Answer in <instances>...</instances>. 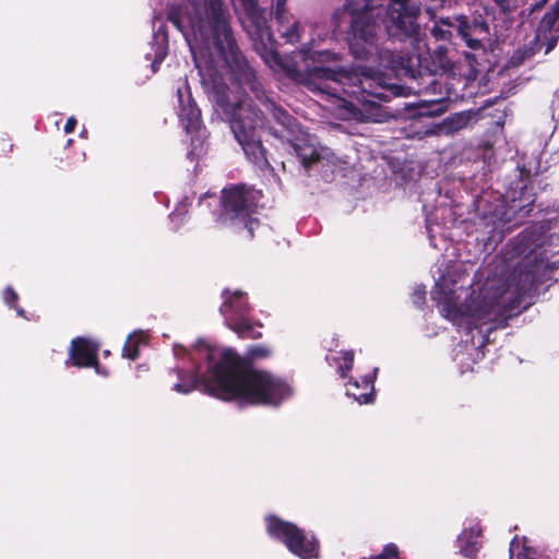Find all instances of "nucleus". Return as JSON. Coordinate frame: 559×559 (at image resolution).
<instances>
[{
    "instance_id": "obj_1",
    "label": "nucleus",
    "mask_w": 559,
    "mask_h": 559,
    "mask_svg": "<svg viewBox=\"0 0 559 559\" xmlns=\"http://www.w3.org/2000/svg\"><path fill=\"white\" fill-rule=\"evenodd\" d=\"M265 63L276 73L307 85L331 103L329 110L343 120L372 119L380 96L372 91L373 79L368 74L336 71L326 66L337 60L330 51L302 50L293 58H283L273 49L261 52Z\"/></svg>"
},
{
    "instance_id": "obj_2",
    "label": "nucleus",
    "mask_w": 559,
    "mask_h": 559,
    "mask_svg": "<svg viewBox=\"0 0 559 559\" xmlns=\"http://www.w3.org/2000/svg\"><path fill=\"white\" fill-rule=\"evenodd\" d=\"M195 356L206 360V372L177 370L174 390L188 394L195 389L221 400H238L249 404L278 405L293 395V388L283 379L252 369L234 350L198 344Z\"/></svg>"
},
{
    "instance_id": "obj_3",
    "label": "nucleus",
    "mask_w": 559,
    "mask_h": 559,
    "mask_svg": "<svg viewBox=\"0 0 559 559\" xmlns=\"http://www.w3.org/2000/svg\"><path fill=\"white\" fill-rule=\"evenodd\" d=\"M483 273L471 287L463 288L448 276H442L436 283L432 292L435 300L440 306L442 316L459 328L472 330L496 319L502 312L506 304L504 296L510 298L519 290H511L501 276L486 277L481 282Z\"/></svg>"
},
{
    "instance_id": "obj_4",
    "label": "nucleus",
    "mask_w": 559,
    "mask_h": 559,
    "mask_svg": "<svg viewBox=\"0 0 559 559\" xmlns=\"http://www.w3.org/2000/svg\"><path fill=\"white\" fill-rule=\"evenodd\" d=\"M249 85L262 108L255 110L252 102L248 98H239L237 103L231 104L225 96L221 95L219 90L216 93L215 108L217 111L222 110L225 115L236 140L248 158L255 164H261L265 158L261 141L257 136V129L264 126L266 116L273 117L278 123L288 129L292 128V119L284 109L277 107L269 98L262 97L254 82H249Z\"/></svg>"
},
{
    "instance_id": "obj_5",
    "label": "nucleus",
    "mask_w": 559,
    "mask_h": 559,
    "mask_svg": "<svg viewBox=\"0 0 559 559\" xmlns=\"http://www.w3.org/2000/svg\"><path fill=\"white\" fill-rule=\"evenodd\" d=\"M191 27L194 41L188 37L187 41L194 58L200 50V53L206 52L213 61L217 58L227 64L231 60L238 62L237 48L218 0H210L206 20H191Z\"/></svg>"
},
{
    "instance_id": "obj_6",
    "label": "nucleus",
    "mask_w": 559,
    "mask_h": 559,
    "mask_svg": "<svg viewBox=\"0 0 559 559\" xmlns=\"http://www.w3.org/2000/svg\"><path fill=\"white\" fill-rule=\"evenodd\" d=\"M384 0H346V11L352 16L348 45L356 59H369L378 53L377 24L371 11Z\"/></svg>"
},
{
    "instance_id": "obj_7",
    "label": "nucleus",
    "mask_w": 559,
    "mask_h": 559,
    "mask_svg": "<svg viewBox=\"0 0 559 559\" xmlns=\"http://www.w3.org/2000/svg\"><path fill=\"white\" fill-rule=\"evenodd\" d=\"M254 192L243 186H236L223 191V211L219 221L223 224L236 221L245 224L249 235L253 236V227L258 222L250 218L254 207Z\"/></svg>"
},
{
    "instance_id": "obj_8",
    "label": "nucleus",
    "mask_w": 559,
    "mask_h": 559,
    "mask_svg": "<svg viewBox=\"0 0 559 559\" xmlns=\"http://www.w3.org/2000/svg\"><path fill=\"white\" fill-rule=\"evenodd\" d=\"M420 5L411 0H391L384 20L388 33L400 39H417Z\"/></svg>"
},
{
    "instance_id": "obj_9",
    "label": "nucleus",
    "mask_w": 559,
    "mask_h": 559,
    "mask_svg": "<svg viewBox=\"0 0 559 559\" xmlns=\"http://www.w3.org/2000/svg\"><path fill=\"white\" fill-rule=\"evenodd\" d=\"M266 531L270 536L282 540L287 548L301 559H312L318 556V543L311 536L305 535L296 525L275 516H267Z\"/></svg>"
},
{
    "instance_id": "obj_10",
    "label": "nucleus",
    "mask_w": 559,
    "mask_h": 559,
    "mask_svg": "<svg viewBox=\"0 0 559 559\" xmlns=\"http://www.w3.org/2000/svg\"><path fill=\"white\" fill-rule=\"evenodd\" d=\"M224 302L221 312L225 317L226 324L242 337L257 338L261 336V325L252 324L247 318L248 304L241 292L223 294Z\"/></svg>"
},
{
    "instance_id": "obj_11",
    "label": "nucleus",
    "mask_w": 559,
    "mask_h": 559,
    "mask_svg": "<svg viewBox=\"0 0 559 559\" xmlns=\"http://www.w3.org/2000/svg\"><path fill=\"white\" fill-rule=\"evenodd\" d=\"M177 96L179 103V120L187 133L191 134V143L194 150H197L198 146H202L203 141L206 138V131L201 123L200 109L192 99L190 90L187 85H185L183 88H178Z\"/></svg>"
},
{
    "instance_id": "obj_12",
    "label": "nucleus",
    "mask_w": 559,
    "mask_h": 559,
    "mask_svg": "<svg viewBox=\"0 0 559 559\" xmlns=\"http://www.w3.org/2000/svg\"><path fill=\"white\" fill-rule=\"evenodd\" d=\"M99 345L91 340L84 337H78L72 341L68 366L75 367H94L97 373H102L97 364V352ZM103 374H106L103 372Z\"/></svg>"
},
{
    "instance_id": "obj_13",
    "label": "nucleus",
    "mask_w": 559,
    "mask_h": 559,
    "mask_svg": "<svg viewBox=\"0 0 559 559\" xmlns=\"http://www.w3.org/2000/svg\"><path fill=\"white\" fill-rule=\"evenodd\" d=\"M537 39L545 44L548 53L559 39V0L545 13L537 28Z\"/></svg>"
},
{
    "instance_id": "obj_14",
    "label": "nucleus",
    "mask_w": 559,
    "mask_h": 559,
    "mask_svg": "<svg viewBox=\"0 0 559 559\" xmlns=\"http://www.w3.org/2000/svg\"><path fill=\"white\" fill-rule=\"evenodd\" d=\"M457 29L466 45L472 49H478L481 47V40L486 38L489 33V28L485 23L475 22L473 25H468L463 17H457Z\"/></svg>"
},
{
    "instance_id": "obj_15",
    "label": "nucleus",
    "mask_w": 559,
    "mask_h": 559,
    "mask_svg": "<svg viewBox=\"0 0 559 559\" xmlns=\"http://www.w3.org/2000/svg\"><path fill=\"white\" fill-rule=\"evenodd\" d=\"M293 146L306 167L310 166L313 162L322 163L325 155H328V150L318 148L310 136L296 139Z\"/></svg>"
},
{
    "instance_id": "obj_16",
    "label": "nucleus",
    "mask_w": 559,
    "mask_h": 559,
    "mask_svg": "<svg viewBox=\"0 0 559 559\" xmlns=\"http://www.w3.org/2000/svg\"><path fill=\"white\" fill-rule=\"evenodd\" d=\"M377 369L373 370L371 376L365 377L362 382L350 380L346 383V395L353 396L359 404H368L373 400V381L376 378Z\"/></svg>"
},
{
    "instance_id": "obj_17",
    "label": "nucleus",
    "mask_w": 559,
    "mask_h": 559,
    "mask_svg": "<svg viewBox=\"0 0 559 559\" xmlns=\"http://www.w3.org/2000/svg\"><path fill=\"white\" fill-rule=\"evenodd\" d=\"M480 530L478 527L464 528L460 534L457 537V547L464 557L476 559V555L479 550V544L477 542Z\"/></svg>"
},
{
    "instance_id": "obj_18",
    "label": "nucleus",
    "mask_w": 559,
    "mask_h": 559,
    "mask_svg": "<svg viewBox=\"0 0 559 559\" xmlns=\"http://www.w3.org/2000/svg\"><path fill=\"white\" fill-rule=\"evenodd\" d=\"M473 118L471 111H462L448 117L440 126V132L453 133L466 128Z\"/></svg>"
},
{
    "instance_id": "obj_19",
    "label": "nucleus",
    "mask_w": 559,
    "mask_h": 559,
    "mask_svg": "<svg viewBox=\"0 0 559 559\" xmlns=\"http://www.w3.org/2000/svg\"><path fill=\"white\" fill-rule=\"evenodd\" d=\"M510 559H537V550L528 545L527 538H514L510 545Z\"/></svg>"
},
{
    "instance_id": "obj_20",
    "label": "nucleus",
    "mask_w": 559,
    "mask_h": 559,
    "mask_svg": "<svg viewBox=\"0 0 559 559\" xmlns=\"http://www.w3.org/2000/svg\"><path fill=\"white\" fill-rule=\"evenodd\" d=\"M276 19L280 23V33L283 38L286 39L287 43L294 44L299 40V27L300 24L298 22H293V24H288L284 22L285 13L276 14Z\"/></svg>"
},
{
    "instance_id": "obj_21",
    "label": "nucleus",
    "mask_w": 559,
    "mask_h": 559,
    "mask_svg": "<svg viewBox=\"0 0 559 559\" xmlns=\"http://www.w3.org/2000/svg\"><path fill=\"white\" fill-rule=\"evenodd\" d=\"M328 359L337 366V370L342 378L346 376V371L352 369L354 361L353 352H340L336 355L329 356Z\"/></svg>"
},
{
    "instance_id": "obj_22",
    "label": "nucleus",
    "mask_w": 559,
    "mask_h": 559,
    "mask_svg": "<svg viewBox=\"0 0 559 559\" xmlns=\"http://www.w3.org/2000/svg\"><path fill=\"white\" fill-rule=\"evenodd\" d=\"M144 341L142 333H133L129 335L123 346V356L134 360L138 357V347Z\"/></svg>"
},
{
    "instance_id": "obj_23",
    "label": "nucleus",
    "mask_w": 559,
    "mask_h": 559,
    "mask_svg": "<svg viewBox=\"0 0 559 559\" xmlns=\"http://www.w3.org/2000/svg\"><path fill=\"white\" fill-rule=\"evenodd\" d=\"M249 354L253 358H262L271 355V350L265 346H253L250 348Z\"/></svg>"
},
{
    "instance_id": "obj_24",
    "label": "nucleus",
    "mask_w": 559,
    "mask_h": 559,
    "mask_svg": "<svg viewBox=\"0 0 559 559\" xmlns=\"http://www.w3.org/2000/svg\"><path fill=\"white\" fill-rule=\"evenodd\" d=\"M431 33L437 39L445 40L449 39L451 36L450 31L448 28H443L442 25L439 24H436L432 27Z\"/></svg>"
},
{
    "instance_id": "obj_25",
    "label": "nucleus",
    "mask_w": 559,
    "mask_h": 559,
    "mask_svg": "<svg viewBox=\"0 0 559 559\" xmlns=\"http://www.w3.org/2000/svg\"><path fill=\"white\" fill-rule=\"evenodd\" d=\"M3 300L11 306L17 300V294L11 287H8L3 293Z\"/></svg>"
},
{
    "instance_id": "obj_26",
    "label": "nucleus",
    "mask_w": 559,
    "mask_h": 559,
    "mask_svg": "<svg viewBox=\"0 0 559 559\" xmlns=\"http://www.w3.org/2000/svg\"><path fill=\"white\" fill-rule=\"evenodd\" d=\"M425 289L424 288H417L414 293V302L418 306L424 304L425 301Z\"/></svg>"
},
{
    "instance_id": "obj_27",
    "label": "nucleus",
    "mask_w": 559,
    "mask_h": 559,
    "mask_svg": "<svg viewBox=\"0 0 559 559\" xmlns=\"http://www.w3.org/2000/svg\"><path fill=\"white\" fill-rule=\"evenodd\" d=\"M75 126H76V119L74 117H70L66 122L64 132L71 133L74 130Z\"/></svg>"
},
{
    "instance_id": "obj_28",
    "label": "nucleus",
    "mask_w": 559,
    "mask_h": 559,
    "mask_svg": "<svg viewBox=\"0 0 559 559\" xmlns=\"http://www.w3.org/2000/svg\"><path fill=\"white\" fill-rule=\"evenodd\" d=\"M548 0H536L534 3L531 4V11H536L542 9Z\"/></svg>"
},
{
    "instance_id": "obj_29",
    "label": "nucleus",
    "mask_w": 559,
    "mask_h": 559,
    "mask_svg": "<svg viewBox=\"0 0 559 559\" xmlns=\"http://www.w3.org/2000/svg\"><path fill=\"white\" fill-rule=\"evenodd\" d=\"M285 2H286V0H277L276 14L285 13L284 12Z\"/></svg>"
},
{
    "instance_id": "obj_30",
    "label": "nucleus",
    "mask_w": 559,
    "mask_h": 559,
    "mask_svg": "<svg viewBox=\"0 0 559 559\" xmlns=\"http://www.w3.org/2000/svg\"><path fill=\"white\" fill-rule=\"evenodd\" d=\"M437 106H438V109H436V110L433 111L435 114H442V112H444V111H445V108H444V106H443V104H442V103H438V104H437Z\"/></svg>"
},
{
    "instance_id": "obj_31",
    "label": "nucleus",
    "mask_w": 559,
    "mask_h": 559,
    "mask_svg": "<svg viewBox=\"0 0 559 559\" xmlns=\"http://www.w3.org/2000/svg\"><path fill=\"white\" fill-rule=\"evenodd\" d=\"M165 55H166V53H165V51L158 52V53L156 55V59H155L154 63H155L156 61H159V62H160V61L164 59Z\"/></svg>"
},
{
    "instance_id": "obj_32",
    "label": "nucleus",
    "mask_w": 559,
    "mask_h": 559,
    "mask_svg": "<svg viewBox=\"0 0 559 559\" xmlns=\"http://www.w3.org/2000/svg\"><path fill=\"white\" fill-rule=\"evenodd\" d=\"M440 22H441V24H442V25H444V26H448V27L452 26V24H451V22L449 21V19H447V20H441Z\"/></svg>"
},
{
    "instance_id": "obj_33",
    "label": "nucleus",
    "mask_w": 559,
    "mask_h": 559,
    "mask_svg": "<svg viewBox=\"0 0 559 559\" xmlns=\"http://www.w3.org/2000/svg\"><path fill=\"white\" fill-rule=\"evenodd\" d=\"M430 2H435L438 5L442 7L445 0H429Z\"/></svg>"
},
{
    "instance_id": "obj_34",
    "label": "nucleus",
    "mask_w": 559,
    "mask_h": 559,
    "mask_svg": "<svg viewBox=\"0 0 559 559\" xmlns=\"http://www.w3.org/2000/svg\"><path fill=\"white\" fill-rule=\"evenodd\" d=\"M15 309H16V313H17L19 316L24 317V311H23L21 308L15 307Z\"/></svg>"
},
{
    "instance_id": "obj_35",
    "label": "nucleus",
    "mask_w": 559,
    "mask_h": 559,
    "mask_svg": "<svg viewBox=\"0 0 559 559\" xmlns=\"http://www.w3.org/2000/svg\"><path fill=\"white\" fill-rule=\"evenodd\" d=\"M245 75H246L247 80H250V78L252 76L251 72H245Z\"/></svg>"
},
{
    "instance_id": "obj_36",
    "label": "nucleus",
    "mask_w": 559,
    "mask_h": 559,
    "mask_svg": "<svg viewBox=\"0 0 559 559\" xmlns=\"http://www.w3.org/2000/svg\"><path fill=\"white\" fill-rule=\"evenodd\" d=\"M178 216H179V214H178V213H173V214H171V219H173V221H175Z\"/></svg>"
},
{
    "instance_id": "obj_37",
    "label": "nucleus",
    "mask_w": 559,
    "mask_h": 559,
    "mask_svg": "<svg viewBox=\"0 0 559 559\" xmlns=\"http://www.w3.org/2000/svg\"><path fill=\"white\" fill-rule=\"evenodd\" d=\"M495 1H496L497 3H500V4H502V3H506V2H508L509 0H495Z\"/></svg>"
},
{
    "instance_id": "obj_38",
    "label": "nucleus",
    "mask_w": 559,
    "mask_h": 559,
    "mask_svg": "<svg viewBox=\"0 0 559 559\" xmlns=\"http://www.w3.org/2000/svg\"><path fill=\"white\" fill-rule=\"evenodd\" d=\"M173 20H174V23H175V24H177V26H179L180 21H179V20H177V19H175V17H173Z\"/></svg>"
},
{
    "instance_id": "obj_39",
    "label": "nucleus",
    "mask_w": 559,
    "mask_h": 559,
    "mask_svg": "<svg viewBox=\"0 0 559 559\" xmlns=\"http://www.w3.org/2000/svg\"><path fill=\"white\" fill-rule=\"evenodd\" d=\"M162 40L165 41L166 40V36L165 35H162Z\"/></svg>"
}]
</instances>
